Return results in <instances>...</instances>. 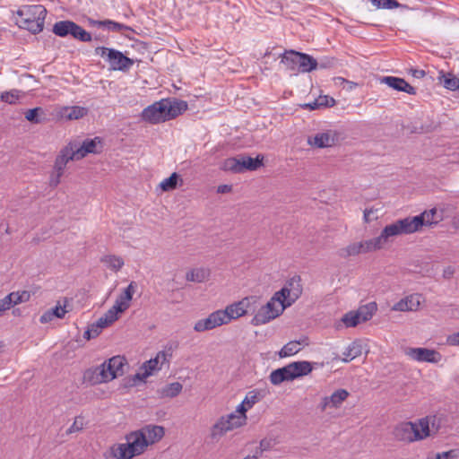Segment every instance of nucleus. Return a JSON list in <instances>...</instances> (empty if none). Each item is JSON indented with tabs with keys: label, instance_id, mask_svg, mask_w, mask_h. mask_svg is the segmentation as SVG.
Segmentation results:
<instances>
[{
	"label": "nucleus",
	"instance_id": "nucleus-27",
	"mask_svg": "<svg viewBox=\"0 0 459 459\" xmlns=\"http://www.w3.org/2000/svg\"><path fill=\"white\" fill-rule=\"evenodd\" d=\"M183 389V385L179 382H173L166 385L158 390L160 398H174L178 396Z\"/></svg>",
	"mask_w": 459,
	"mask_h": 459
},
{
	"label": "nucleus",
	"instance_id": "nucleus-32",
	"mask_svg": "<svg viewBox=\"0 0 459 459\" xmlns=\"http://www.w3.org/2000/svg\"><path fill=\"white\" fill-rule=\"evenodd\" d=\"M75 22L72 21H60L54 24L53 32L59 37H66L72 35L74 25Z\"/></svg>",
	"mask_w": 459,
	"mask_h": 459
},
{
	"label": "nucleus",
	"instance_id": "nucleus-37",
	"mask_svg": "<svg viewBox=\"0 0 459 459\" xmlns=\"http://www.w3.org/2000/svg\"><path fill=\"white\" fill-rule=\"evenodd\" d=\"M222 169L234 173L243 172L240 158H228L222 163Z\"/></svg>",
	"mask_w": 459,
	"mask_h": 459
},
{
	"label": "nucleus",
	"instance_id": "nucleus-36",
	"mask_svg": "<svg viewBox=\"0 0 459 459\" xmlns=\"http://www.w3.org/2000/svg\"><path fill=\"white\" fill-rule=\"evenodd\" d=\"M241 159V165L243 172L245 170H255L262 165L263 157L260 159L259 156L256 158H251L249 156H242Z\"/></svg>",
	"mask_w": 459,
	"mask_h": 459
},
{
	"label": "nucleus",
	"instance_id": "nucleus-24",
	"mask_svg": "<svg viewBox=\"0 0 459 459\" xmlns=\"http://www.w3.org/2000/svg\"><path fill=\"white\" fill-rule=\"evenodd\" d=\"M139 430L143 434L148 446L160 441L165 434L164 428L158 425H146Z\"/></svg>",
	"mask_w": 459,
	"mask_h": 459
},
{
	"label": "nucleus",
	"instance_id": "nucleus-9",
	"mask_svg": "<svg viewBox=\"0 0 459 459\" xmlns=\"http://www.w3.org/2000/svg\"><path fill=\"white\" fill-rule=\"evenodd\" d=\"M258 307L259 297L248 296L228 305L223 310L228 322L230 323L232 320L238 319L248 313H255Z\"/></svg>",
	"mask_w": 459,
	"mask_h": 459
},
{
	"label": "nucleus",
	"instance_id": "nucleus-26",
	"mask_svg": "<svg viewBox=\"0 0 459 459\" xmlns=\"http://www.w3.org/2000/svg\"><path fill=\"white\" fill-rule=\"evenodd\" d=\"M270 381L273 385H280L285 381H292L288 364L282 368H277L271 372Z\"/></svg>",
	"mask_w": 459,
	"mask_h": 459
},
{
	"label": "nucleus",
	"instance_id": "nucleus-45",
	"mask_svg": "<svg viewBox=\"0 0 459 459\" xmlns=\"http://www.w3.org/2000/svg\"><path fill=\"white\" fill-rule=\"evenodd\" d=\"M22 97V91L18 90H11L1 94V100L8 104H15Z\"/></svg>",
	"mask_w": 459,
	"mask_h": 459
},
{
	"label": "nucleus",
	"instance_id": "nucleus-29",
	"mask_svg": "<svg viewBox=\"0 0 459 459\" xmlns=\"http://www.w3.org/2000/svg\"><path fill=\"white\" fill-rule=\"evenodd\" d=\"M377 309V306L376 302H369L366 305L360 306L357 310L356 313L360 320V322H367L370 320L374 314L376 313Z\"/></svg>",
	"mask_w": 459,
	"mask_h": 459
},
{
	"label": "nucleus",
	"instance_id": "nucleus-56",
	"mask_svg": "<svg viewBox=\"0 0 459 459\" xmlns=\"http://www.w3.org/2000/svg\"><path fill=\"white\" fill-rule=\"evenodd\" d=\"M63 171H55V173L50 177L49 185L56 187L60 183V178L63 176Z\"/></svg>",
	"mask_w": 459,
	"mask_h": 459
},
{
	"label": "nucleus",
	"instance_id": "nucleus-57",
	"mask_svg": "<svg viewBox=\"0 0 459 459\" xmlns=\"http://www.w3.org/2000/svg\"><path fill=\"white\" fill-rule=\"evenodd\" d=\"M361 244H362L363 253L372 252V251L376 250L372 239L361 241Z\"/></svg>",
	"mask_w": 459,
	"mask_h": 459
},
{
	"label": "nucleus",
	"instance_id": "nucleus-2",
	"mask_svg": "<svg viewBox=\"0 0 459 459\" xmlns=\"http://www.w3.org/2000/svg\"><path fill=\"white\" fill-rule=\"evenodd\" d=\"M126 443H117L105 453L106 459H132L144 453L148 443L140 430L126 435Z\"/></svg>",
	"mask_w": 459,
	"mask_h": 459
},
{
	"label": "nucleus",
	"instance_id": "nucleus-5",
	"mask_svg": "<svg viewBox=\"0 0 459 459\" xmlns=\"http://www.w3.org/2000/svg\"><path fill=\"white\" fill-rule=\"evenodd\" d=\"M395 439L411 443L422 440L429 436V421L428 418L420 419L417 422H401L394 429Z\"/></svg>",
	"mask_w": 459,
	"mask_h": 459
},
{
	"label": "nucleus",
	"instance_id": "nucleus-42",
	"mask_svg": "<svg viewBox=\"0 0 459 459\" xmlns=\"http://www.w3.org/2000/svg\"><path fill=\"white\" fill-rule=\"evenodd\" d=\"M118 319L117 316L114 315L113 312H111L109 309L105 313V315L101 317H100L96 321V325L100 326V329L102 330L108 325H110L112 323L117 321Z\"/></svg>",
	"mask_w": 459,
	"mask_h": 459
},
{
	"label": "nucleus",
	"instance_id": "nucleus-62",
	"mask_svg": "<svg viewBox=\"0 0 459 459\" xmlns=\"http://www.w3.org/2000/svg\"><path fill=\"white\" fill-rule=\"evenodd\" d=\"M411 74L414 78L417 79L423 78L426 75L425 71L420 69H412L411 70Z\"/></svg>",
	"mask_w": 459,
	"mask_h": 459
},
{
	"label": "nucleus",
	"instance_id": "nucleus-58",
	"mask_svg": "<svg viewBox=\"0 0 459 459\" xmlns=\"http://www.w3.org/2000/svg\"><path fill=\"white\" fill-rule=\"evenodd\" d=\"M55 318L54 315H52L50 309L43 313L39 318L40 323L47 324L52 321Z\"/></svg>",
	"mask_w": 459,
	"mask_h": 459
},
{
	"label": "nucleus",
	"instance_id": "nucleus-16",
	"mask_svg": "<svg viewBox=\"0 0 459 459\" xmlns=\"http://www.w3.org/2000/svg\"><path fill=\"white\" fill-rule=\"evenodd\" d=\"M77 154L75 152V143H70L66 146H65L56 156L54 165L55 171H63L65 170L67 163L70 160H78Z\"/></svg>",
	"mask_w": 459,
	"mask_h": 459
},
{
	"label": "nucleus",
	"instance_id": "nucleus-17",
	"mask_svg": "<svg viewBox=\"0 0 459 459\" xmlns=\"http://www.w3.org/2000/svg\"><path fill=\"white\" fill-rule=\"evenodd\" d=\"M400 223V220H398L392 224L386 225L378 237L371 238L376 250L380 249L390 237L404 234L403 230L401 229Z\"/></svg>",
	"mask_w": 459,
	"mask_h": 459
},
{
	"label": "nucleus",
	"instance_id": "nucleus-41",
	"mask_svg": "<svg viewBox=\"0 0 459 459\" xmlns=\"http://www.w3.org/2000/svg\"><path fill=\"white\" fill-rule=\"evenodd\" d=\"M71 31V36L76 39H79L82 42H90L92 39L91 33L86 31L83 28H82L76 23H74L73 30Z\"/></svg>",
	"mask_w": 459,
	"mask_h": 459
},
{
	"label": "nucleus",
	"instance_id": "nucleus-21",
	"mask_svg": "<svg viewBox=\"0 0 459 459\" xmlns=\"http://www.w3.org/2000/svg\"><path fill=\"white\" fill-rule=\"evenodd\" d=\"M102 143L100 138L95 137L93 139H86L82 142L81 146L75 143V152L78 155L77 159H82L89 153H100L102 151Z\"/></svg>",
	"mask_w": 459,
	"mask_h": 459
},
{
	"label": "nucleus",
	"instance_id": "nucleus-30",
	"mask_svg": "<svg viewBox=\"0 0 459 459\" xmlns=\"http://www.w3.org/2000/svg\"><path fill=\"white\" fill-rule=\"evenodd\" d=\"M87 114V109L82 107L74 106L63 108L61 115L68 120L79 119Z\"/></svg>",
	"mask_w": 459,
	"mask_h": 459
},
{
	"label": "nucleus",
	"instance_id": "nucleus-59",
	"mask_svg": "<svg viewBox=\"0 0 459 459\" xmlns=\"http://www.w3.org/2000/svg\"><path fill=\"white\" fill-rule=\"evenodd\" d=\"M455 457V452L453 450L438 453L435 455L434 459H453Z\"/></svg>",
	"mask_w": 459,
	"mask_h": 459
},
{
	"label": "nucleus",
	"instance_id": "nucleus-7",
	"mask_svg": "<svg viewBox=\"0 0 459 459\" xmlns=\"http://www.w3.org/2000/svg\"><path fill=\"white\" fill-rule=\"evenodd\" d=\"M281 63L294 74L309 73L317 67V61L313 56L295 50H286L281 55Z\"/></svg>",
	"mask_w": 459,
	"mask_h": 459
},
{
	"label": "nucleus",
	"instance_id": "nucleus-52",
	"mask_svg": "<svg viewBox=\"0 0 459 459\" xmlns=\"http://www.w3.org/2000/svg\"><path fill=\"white\" fill-rule=\"evenodd\" d=\"M84 420L83 418L79 416L76 417L72 426L67 429V434H72L77 431H80L83 429Z\"/></svg>",
	"mask_w": 459,
	"mask_h": 459
},
{
	"label": "nucleus",
	"instance_id": "nucleus-31",
	"mask_svg": "<svg viewBox=\"0 0 459 459\" xmlns=\"http://www.w3.org/2000/svg\"><path fill=\"white\" fill-rule=\"evenodd\" d=\"M91 25L97 26L99 28H104L110 31H121L123 30H128L129 27L124 25L122 23L111 21V20H104V21H91Z\"/></svg>",
	"mask_w": 459,
	"mask_h": 459
},
{
	"label": "nucleus",
	"instance_id": "nucleus-38",
	"mask_svg": "<svg viewBox=\"0 0 459 459\" xmlns=\"http://www.w3.org/2000/svg\"><path fill=\"white\" fill-rule=\"evenodd\" d=\"M208 316L213 328L229 324L223 309L216 310L211 313Z\"/></svg>",
	"mask_w": 459,
	"mask_h": 459
},
{
	"label": "nucleus",
	"instance_id": "nucleus-25",
	"mask_svg": "<svg viewBox=\"0 0 459 459\" xmlns=\"http://www.w3.org/2000/svg\"><path fill=\"white\" fill-rule=\"evenodd\" d=\"M362 344L361 342L356 340L350 343L345 351L342 352V358L341 359L343 362H350L352 359L359 357L362 354Z\"/></svg>",
	"mask_w": 459,
	"mask_h": 459
},
{
	"label": "nucleus",
	"instance_id": "nucleus-48",
	"mask_svg": "<svg viewBox=\"0 0 459 459\" xmlns=\"http://www.w3.org/2000/svg\"><path fill=\"white\" fill-rule=\"evenodd\" d=\"M214 329L209 316L206 318L200 319L195 322L194 325V330L197 333H202L209 330Z\"/></svg>",
	"mask_w": 459,
	"mask_h": 459
},
{
	"label": "nucleus",
	"instance_id": "nucleus-39",
	"mask_svg": "<svg viewBox=\"0 0 459 459\" xmlns=\"http://www.w3.org/2000/svg\"><path fill=\"white\" fill-rule=\"evenodd\" d=\"M363 253L361 242L351 243L345 248L340 250V255L342 257H348L351 255H357Z\"/></svg>",
	"mask_w": 459,
	"mask_h": 459
},
{
	"label": "nucleus",
	"instance_id": "nucleus-12",
	"mask_svg": "<svg viewBox=\"0 0 459 459\" xmlns=\"http://www.w3.org/2000/svg\"><path fill=\"white\" fill-rule=\"evenodd\" d=\"M302 290L301 278L296 275L287 281L281 290L274 294L288 307L300 297Z\"/></svg>",
	"mask_w": 459,
	"mask_h": 459
},
{
	"label": "nucleus",
	"instance_id": "nucleus-8",
	"mask_svg": "<svg viewBox=\"0 0 459 459\" xmlns=\"http://www.w3.org/2000/svg\"><path fill=\"white\" fill-rule=\"evenodd\" d=\"M285 308L287 307L273 294L265 305L261 306L259 303V307L253 313L251 324L255 326L265 325L281 315Z\"/></svg>",
	"mask_w": 459,
	"mask_h": 459
},
{
	"label": "nucleus",
	"instance_id": "nucleus-14",
	"mask_svg": "<svg viewBox=\"0 0 459 459\" xmlns=\"http://www.w3.org/2000/svg\"><path fill=\"white\" fill-rule=\"evenodd\" d=\"M404 353L418 362L438 363L442 359L438 351L428 348H407Z\"/></svg>",
	"mask_w": 459,
	"mask_h": 459
},
{
	"label": "nucleus",
	"instance_id": "nucleus-47",
	"mask_svg": "<svg viewBox=\"0 0 459 459\" xmlns=\"http://www.w3.org/2000/svg\"><path fill=\"white\" fill-rule=\"evenodd\" d=\"M9 295H12L11 299L13 306L27 302L30 299V293L27 290L13 291L9 293Z\"/></svg>",
	"mask_w": 459,
	"mask_h": 459
},
{
	"label": "nucleus",
	"instance_id": "nucleus-46",
	"mask_svg": "<svg viewBox=\"0 0 459 459\" xmlns=\"http://www.w3.org/2000/svg\"><path fill=\"white\" fill-rule=\"evenodd\" d=\"M262 398V395L260 394V392L257 390H252L249 391L244 400L242 401L244 404H246L249 410L256 403H258Z\"/></svg>",
	"mask_w": 459,
	"mask_h": 459
},
{
	"label": "nucleus",
	"instance_id": "nucleus-40",
	"mask_svg": "<svg viewBox=\"0 0 459 459\" xmlns=\"http://www.w3.org/2000/svg\"><path fill=\"white\" fill-rule=\"evenodd\" d=\"M179 176L178 173H172L169 178L163 179L160 183V187L162 191L168 192L177 188Z\"/></svg>",
	"mask_w": 459,
	"mask_h": 459
},
{
	"label": "nucleus",
	"instance_id": "nucleus-23",
	"mask_svg": "<svg viewBox=\"0 0 459 459\" xmlns=\"http://www.w3.org/2000/svg\"><path fill=\"white\" fill-rule=\"evenodd\" d=\"M317 363L310 362L307 360L294 361L288 364L292 381L294 379L309 375L313 369L314 365Z\"/></svg>",
	"mask_w": 459,
	"mask_h": 459
},
{
	"label": "nucleus",
	"instance_id": "nucleus-15",
	"mask_svg": "<svg viewBox=\"0 0 459 459\" xmlns=\"http://www.w3.org/2000/svg\"><path fill=\"white\" fill-rule=\"evenodd\" d=\"M135 282L131 281L130 284L117 298L115 304L112 307L109 308V310L117 316L119 314L125 312L130 307V302L133 299L134 293L135 292Z\"/></svg>",
	"mask_w": 459,
	"mask_h": 459
},
{
	"label": "nucleus",
	"instance_id": "nucleus-49",
	"mask_svg": "<svg viewBox=\"0 0 459 459\" xmlns=\"http://www.w3.org/2000/svg\"><path fill=\"white\" fill-rule=\"evenodd\" d=\"M247 405L244 404V403L242 402L240 404H238L236 408V410L232 412H230V414H235V416H237L238 418H240V423H242V425H246L247 424V411L249 410L247 407H246Z\"/></svg>",
	"mask_w": 459,
	"mask_h": 459
},
{
	"label": "nucleus",
	"instance_id": "nucleus-51",
	"mask_svg": "<svg viewBox=\"0 0 459 459\" xmlns=\"http://www.w3.org/2000/svg\"><path fill=\"white\" fill-rule=\"evenodd\" d=\"M275 444L276 442L273 438H264L260 441L259 447L255 451L260 452V455L262 456L264 452L270 451Z\"/></svg>",
	"mask_w": 459,
	"mask_h": 459
},
{
	"label": "nucleus",
	"instance_id": "nucleus-53",
	"mask_svg": "<svg viewBox=\"0 0 459 459\" xmlns=\"http://www.w3.org/2000/svg\"><path fill=\"white\" fill-rule=\"evenodd\" d=\"M12 295H6L4 299H0V316L12 307H13L11 299Z\"/></svg>",
	"mask_w": 459,
	"mask_h": 459
},
{
	"label": "nucleus",
	"instance_id": "nucleus-63",
	"mask_svg": "<svg viewBox=\"0 0 459 459\" xmlns=\"http://www.w3.org/2000/svg\"><path fill=\"white\" fill-rule=\"evenodd\" d=\"M318 101L319 100H318V98H317L314 101L309 102V103L306 104L305 106L307 108H308L310 110H315V109L322 108V106L319 105L320 102H318Z\"/></svg>",
	"mask_w": 459,
	"mask_h": 459
},
{
	"label": "nucleus",
	"instance_id": "nucleus-22",
	"mask_svg": "<svg viewBox=\"0 0 459 459\" xmlns=\"http://www.w3.org/2000/svg\"><path fill=\"white\" fill-rule=\"evenodd\" d=\"M349 393L345 389H338L334 391L330 396H325L320 403L321 411H325L327 408H338L348 398Z\"/></svg>",
	"mask_w": 459,
	"mask_h": 459
},
{
	"label": "nucleus",
	"instance_id": "nucleus-54",
	"mask_svg": "<svg viewBox=\"0 0 459 459\" xmlns=\"http://www.w3.org/2000/svg\"><path fill=\"white\" fill-rule=\"evenodd\" d=\"M318 100V102H320L319 105H321L322 108H328L335 105V100L326 95L319 96Z\"/></svg>",
	"mask_w": 459,
	"mask_h": 459
},
{
	"label": "nucleus",
	"instance_id": "nucleus-33",
	"mask_svg": "<svg viewBox=\"0 0 459 459\" xmlns=\"http://www.w3.org/2000/svg\"><path fill=\"white\" fill-rule=\"evenodd\" d=\"M101 262L114 272L119 271L125 264L124 259L121 256L115 255H108L101 258Z\"/></svg>",
	"mask_w": 459,
	"mask_h": 459
},
{
	"label": "nucleus",
	"instance_id": "nucleus-18",
	"mask_svg": "<svg viewBox=\"0 0 459 459\" xmlns=\"http://www.w3.org/2000/svg\"><path fill=\"white\" fill-rule=\"evenodd\" d=\"M339 141V134L335 130H327L317 133L308 143L318 148H327Z\"/></svg>",
	"mask_w": 459,
	"mask_h": 459
},
{
	"label": "nucleus",
	"instance_id": "nucleus-44",
	"mask_svg": "<svg viewBox=\"0 0 459 459\" xmlns=\"http://www.w3.org/2000/svg\"><path fill=\"white\" fill-rule=\"evenodd\" d=\"M341 321L343 323V325L346 327H355L359 323H361L356 311H350V312L344 314L342 316Z\"/></svg>",
	"mask_w": 459,
	"mask_h": 459
},
{
	"label": "nucleus",
	"instance_id": "nucleus-61",
	"mask_svg": "<svg viewBox=\"0 0 459 459\" xmlns=\"http://www.w3.org/2000/svg\"><path fill=\"white\" fill-rule=\"evenodd\" d=\"M88 329L91 333V336H93L94 338L97 337L101 332V330L100 329V326H98L95 323L91 324L88 327Z\"/></svg>",
	"mask_w": 459,
	"mask_h": 459
},
{
	"label": "nucleus",
	"instance_id": "nucleus-43",
	"mask_svg": "<svg viewBox=\"0 0 459 459\" xmlns=\"http://www.w3.org/2000/svg\"><path fill=\"white\" fill-rule=\"evenodd\" d=\"M40 115H44V111L41 108H34L25 112V118L33 124H39L42 122Z\"/></svg>",
	"mask_w": 459,
	"mask_h": 459
},
{
	"label": "nucleus",
	"instance_id": "nucleus-64",
	"mask_svg": "<svg viewBox=\"0 0 459 459\" xmlns=\"http://www.w3.org/2000/svg\"><path fill=\"white\" fill-rule=\"evenodd\" d=\"M231 191V186L230 185H221L218 186L217 192L221 194H226Z\"/></svg>",
	"mask_w": 459,
	"mask_h": 459
},
{
	"label": "nucleus",
	"instance_id": "nucleus-4",
	"mask_svg": "<svg viewBox=\"0 0 459 459\" xmlns=\"http://www.w3.org/2000/svg\"><path fill=\"white\" fill-rule=\"evenodd\" d=\"M126 359L121 356H114L92 370L85 373V377L91 384H100L110 381L124 373Z\"/></svg>",
	"mask_w": 459,
	"mask_h": 459
},
{
	"label": "nucleus",
	"instance_id": "nucleus-13",
	"mask_svg": "<svg viewBox=\"0 0 459 459\" xmlns=\"http://www.w3.org/2000/svg\"><path fill=\"white\" fill-rule=\"evenodd\" d=\"M169 356L170 355L163 351H159L155 358L151 359L143 364L139 371L136 373L135 377L140 380H144L155 372L160 370L162 364L168 361Z\"/></svg>",
	"mask_w": 459,
	"mask_h": 459
},
{
	"label": "nucleus",
	"instance_id": "nucleus-19",
	"mask_svg": "<svg viewBox=\"0 0 459 459\" xmlns=\"http://www.w3.org/2000/svg\"><path fill=\"white\" fill-rule=\"evenodd\" d=\"M422 301L423 298L420 294H411L396 302L392 307V310L400 312L417 311Z\"/></svg>",
	"mask_w": 459,
	"mask_h": 459
},
{
	"label": "nucleus",
	"instance_id": "nucleus-28",
	"mask_svg": "<svg viewBox=\"0 0 459 459\" xmlns=\"http://www.w3.org/2000/svg\"><path fill=\"white\" fill-rule=\"evenodd\" d=\"M210 276V270L204 267L195 268L186 273V279L193 282H204Z\"/></svg>",
	"mask_w": 459,
	"mask_h": 459
},
{
	"label": "nucleus",
	"instance_id": "nucleus-6",
	"mask_svg": "<svg viewBox=\"0 0 459 459\" xmlns=\"http://www.w3.org/2000/svg\"><path fill=\"white\" fill-rule=\"evenodd\" d=\"M441 212L437 208L424 211L420 214L413 217H406L400 220L401 229L404 234H411L421 230L423 227H433L442 221Z\"/></svg>",
	"mask_w": 459,
	"mask_h": 459
},
{
	"label": "nucleus",
	"instance_id": "nucleus-35",
	"mask_svg": "<svg viewBox=\"0 0 459 459\" xmlns=\"http://www.w3.org/2000/svg\"><path fill=\"white\" fill-rule=\"evenodd\" d=\"M300 342L298 341H290L286 343L279 351L281 358H286L297 354L300 350Z\"/></svg>",
	"mask_w": 459,
	"mask_h": 459
},
{
	"label": "nucleus",
	"instance_id": "nucleus-50",
	"mask_svg": "<svg viewBox=\"0 0 459 459\" xmlns=\"http://www.w3.org/2000/svg\"><path fill=\"white\" fill-rule=\"evenodd\" d=\"M373 5L377 8L393 9L399 5L396 0H371Z\"/></svg>",
	"mask_w": 459,
	"mask_h": 459
},
{
	"label": "nucleus",
	"instance_id": "nucleus-55",
	"mask_svg": "<svg viewBox=\"0 0 459 459\" xmlns=\"http://www.w3.org/2000/svg\"><path fill=\"white\" fill-rule=\"evenodd\" d=\"M52 315H54L56 318H63L66 314L65 307H62L61 305H56L55 307L50 309Z\"/></svg>",
	"mask_w": 459,
	"mask_h": 459
},
{
	"label": "nucleus",
	"instance_id": "nucleus-20",
	"mask_svg": "<svg viewBox=\"0 0 459 459\" xmlns=\"http://www.w3.org/2000/svg\"><path fill=\"white\" fill-rule=\"evenodd\" d=\"M380 83L397 91L406 92L410 95L416 94V89L409 84L404 79L395 76H382L378 78Z\"/></svg>",
	"mask_w": 459,
	"mask_h": 459
},
{
	"label": "nucleus",
	"instance_id": "nucleus-34",
	"mask_svg": "<svg viewBox=\"0 0 459 459\" xmlns=\"http://www.w3.org/2000/svg\"><path fill=\"white\" fill-rule=\"evenodd\" d=\"M438 79L440 83L447 90L455 91L459 89V77L453 74L442 73Z\"/></svg>",
	"mask_w": 459,
	"mask_h": 459
},
{
	"label": "nucleus",
	"instance_id": "nucleus-10",
	"mask_svg": "<svg viewBox=\"0 0 459 459\" xmlns=\"http://www.w3.org/2000/svg\"><path fill=\"white\" fill-rule=\"evenodd\" d=\"M95 54L104 58L115 71H128L134 65V60L126 56L122 52L106 47L95 48Z\"/></svg>",
	"mask_w": 459,
	"mask_h": 459
},
{
	"label": "nucleus",
	"instance_id": "nucleus-60",
	"mask_svg": "<svg viewBox=\"0 0 459 459\" xmlns=\"http://www.w3.org/2000/svg\"><path fill=\"white\" fill-rule=\"evenodd\" d=\"M447 342L450 345H458L459 346V332L449 335L447 337Z\"/></svg>",
	"mask_w": 459,
	"mask_h": 459
},
{
	"label": "nucleus",
	"instance_id": "nucleus-3",
	"mask_svg": "<svg viewBox=\"0 0 459 459\" xmlns=\"http://www.w3.org/2000/svg\"><path fill=\"white\" fill-rule=\"evenodd\" d=\"M47 9L41 4L22 5L17 11L19 26L33 34L44 29Z\"/></svg>",
	"mask_w": 459,
	"mask_h": 459
},
{
	"label": "nucleus",
	"instance_id": "nucleus-11",
	"mask_svg": "<svg viewBox=\"0 0 459 459\" xmlns=\"http://www.w3.org/2000/svg\"><path fill=\"white\" fill-rule=\"evenodd\" d=\"M239 420L240 418H238L235 414L229 413L220 416L210 428V438L218 442L228 432L243 427L244 425Z\"/></svg>",
	"mask_w": 459,
	"mask_h": 459
},
{
	"label": "nucleus",
	"instance_id": "nucleus-1",
	"mask_svg": "<svg viewBox=\"0 0 459 459\" xmlns=\"http://www.w3.org/2000/svg\"><path fill=\"white\" fill-rule=\"evenodd\" d=\"M186 109L187 103L184 100L163 99L145 108L142 117L151 124H159L175 118Z\"/></svg>",
	"mask_w": 459,
	"mask_h": 459
}]
</instances>
